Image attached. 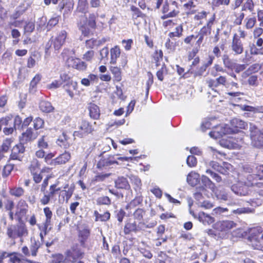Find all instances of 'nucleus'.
<instances>
[{"label": "nucleus", "instance_id": "nucleus-16", "mask_svg": "<svg viewBox=\"0 0 263 263\" xmlns=\"http://www.w3.org/2000/svg\"><path fill=\"white\" fill-rule=\"evenodd\" d=\"M37 137V134L34 133L31 127H28L23 132L19 137V141L23 144H25L35 140Z\"/></svg>", "mask_w": 263, "mask_h": 263}, {"label": "nucleus", "instance_id": "nucleus-13", "mask_svg": "<svg viewBox=\"0 0 263 263\" xmlns=\"http://www.w3.org/2000/svg\"><path fill=\"white\" fill-rule=\"evenodd\" d=\"M249 130L253 144L255 146H261L262 144L261 142V138H262L261 130H259L254 124L250 123Z\"/></svg>", "mask_w": 263, "mask_h": 263}, {"label": "nucleus", "instance_id": "nucleus-31", "mask_svg": "<svg viewBox=\"0 0 263 263\" xmlns=\"http://www.w3.org/2000/svg\"><path fill=\"white\" fill-rule=\"evenodd\" d=\"M199 175L194 172H191L187 176V182L192 186L196 185L199 182Z\"/></svg>", "mask_w": 263, "mask_h": 263}, {"label": "nucleus", "instance_id": "nucleus-60", "mask_svg": "<svg viewBox=\"0 0 263 263\" xmlns=\"http://www.w3.org/2000/svg\"><path fill=\"white\" fill-rule=\"evenodd\" d=\"M42 78V76L40 74H36L34 77V78L32 79L30 83V89H33L34 88L36 87L37 84L39 83V82L41 81Z\"/></svg>", "mask_w": 263, "mask_h": 263}, {"label": "nucleus", "instance_id": "nucleus-62", "mask_svg": "<svg viewBox=\"0 0 263 263\" xmlns=\"http://www.w3.org/2000/svg\"><path fill=\"white\" fill-rule=\"evenodd\" d=\"M110 203V200L107 196H102L97 199V204L98 205H109Z\"/></svg>", "mask_w": 263, "mask_h": 263}, {"label": "nucleus", "instance_id": "nucleus-30", "mask_svg": "<svg viewBox=\"0 0 263 263\" xmlns=\"http://www.w3.org/2000/svg\"><path fill=\"white\" fill-rule=\"evenodd\" d=\"M69 137L65 132H63L62 135L60 136L57 140V144L64 149L68 148L70 143L68 142Z\"/></svg>", "mask_w": 263, "mask_h": 263}, {"label": "nucleus", "instance_id": "nucleus-43", "mask_svg": "<svg viewBox=\"0 0 263 263\" xmlns=\"http://www.w3.org/2000/svg\"><path fill=\"white\" fill-rule=\"evenodd\" d=\"M55 155V152H50L45 154V157L44 158V162L50 166H55V163L53 162Z\"/></svg>", "mask_w": 263, "mask_h": 263}, {"label": "nucleus", "instance_id": "nucleus-5", "mask_svg": "<svg viewBox=\"0 0 263 263\" xmlns=\"http://www.w3.org/2000/svg\"><path fill=\"white\" fill-rule=\"evenodd\" d=\"M41 163L36 158H33L28 166V170L32 176V180L36 184L40 183L43 179V176L41 171Z\"/></svg>", "mask_w": 263, "mask_h": 263}, {"label": "nucleus", "instance_id": "nucleus-51", "mask_svg": "<svg viewBox=\"0 0 263 263\" xmlns=\"http://www.w3.org/2000/svg\"><path fill=\"white\" fill-rule=\"evenodd\" d=\"M65 256L61 253L54 254L52 255V263H65Z\"/></svg>", "mask_w": 263, "mask_h": 263}, {"label": "nucleus", "instance_id": "nucleus-12", "mask_svg": "<svg viewBox=\"0 0 263 263\" xmlns=\"http://www.w3.org/2000/svg\"><path fill=\"white\" fill-rule=\"evenodd\" d=\"M91 230L87 226L78 229V238L81 246L86 247V243L90 237Z\"/></svg>", "mask_w": 263, "mask_h": 263}, {"label": "nucleus", "instance_id": "nucleus-17", "mask_svg": "<svg viewBox=\"0 0 263 263\" xmlns=\"http://www.w3.org/2000/svg\"><path fill=\"white\" fill-rule=\"evenodd\" d=\"M231 190L237 195L247 196L249 194V187L243 182H238L232 185Z\"/></svg>", "mask_w": 263, "mask_h": 263}, {"label": "nucleus", "instance_id": "nucleus-15", "mask_svg": "<svg viewBox=\"0 0 263 263\" xmlns=\"http://www.w3.org/2000/svg\"><path fill=\"white\" fill-rule=\"evenodd\" d=\"M68 184H66L63 190L60 189L59 192V201L67 203L72 197L75 190L74 185H71L68 187Z\"/></svg>", "mask_w": 263, "mask_h": 263}, {"label": "nucleus", "instance_id": "nucleus-24", "mask_svg": "<svg viewBox=\"0 0 263 263\" xmlns=\"http://www.w3.org/2000/svg\"><path fill=\"white\" fill-rule=\"evenodd\" d=\"M88 110L89 116L90 118L93 120H98L100 117V109L99 107L96 104L90 102L88 104Z\"/></svg>", "mask_w": 263, "mask_h": 263}, {"label": "nucleus", "instance_id": "nucleus-34", "mask_svg": "<svg viewBox=\"0 0 263 263\" xmlns=\"http://www.w3.org/2000/svg\"><path fill=\"white\" fill-rule=\"evenodd\" d=\"M199 220L204 224H210L214 222V218L204 212H199L198 215Z\"/></svg>", "mask_w": 263, "mask_h": 263}, {"label": "nucleus", "instance_id": "nucleus-33", "mask_svg": "<svg viewBox=\"0 0 263 263\" xmlns=\"http://www.w3.org/2000/svg\"><path fill=\"white\" fill-rule=\"evenodd\" d=\"M222 60L224 67L229 69L233 70L235 68L236 64L235 63L227 54L222 55Z\"/></svg>", "mask_w": 263, "mask_h": 263}, {"label": "nucleus", "instance_id": "nucleus-29", "mask_svg": "<svg viewBox=\"0 0 263 263\" xmlns=\"http://www.w3.org/2000/svg\"><path fill=\"white\" fill-rule=\"evenodd\" d=\"M220 144L222 146L229 149H236L240 147V143L238 141L236 142L233 139L226 140L223 139L220 141Z\"/></svg>", "mask_w": 263, "mask_h": 263}, {"label": "nucleus", "instance_id": "nucleus-50", "mask_svg": "<svg viewBox=\"0 0 263 263\" xmlns=\"http://www.w3.org/2000/svg\"><path fill=\"white\" fill-rule=\"evenodd\" d=\"M230 0H210V3L211 4L213 8L218 7L220 5H229Z\"/></svg>", "mask_w": 263, "mask_h": 263}, {"label": "nucleus", "instance_id": "nucleus-45", "mask_svg": "<svg viewBox=\"0 0 263 263\" xmlns=\"http://www.w3.org/2000/svg\"><path fill=\"white\" fill-rule=\"evenodd\" d=\"M21 256L20 254L16 252H13L7 255V257H9V260L11 263H21L23 261V258H21L18 257Z\"/></svg>", "mask_w": 263, "mask_h": 263}, {"label": "nucleus", "instance_id": "nucleus-4", "mask_svg": "<svg viewBox=\"0 0 263 263\" xmlns=\"http://www.w3.org/2000/svg\"><path fill=\"white\" fill-rule=\"evenodd\" d=\"M7 235L9 238L15 239L27 235L28 232L24 223L20 224H11L7 229Z\"/></svg>", "mask_w": 263, "mask_h": 263}, {"label": "nucleus", "instance_id": "nucleus-56", "mask_svg": "<svg viewBox=\"0 0 263 263\" xmlns=\"http://www.w3.org/2000/svg\"><path fill=\"white\" fill-rule=\"evenodd\" d=\"M201 182L203 185L206 187L211 189L214 188V184L210 180V179L204 175H202L201 177Z\"/></svg>", "mask_w": 263, "mask_h": 263}, {"label": "nucleus", "instance_id": "nucleus-6", "mask_svg": "<svg viewBox=\"0 0 263 263\" xmlns=\"http://www.w3.org/2000/svg\"><path fill=\"white\" fill-rule=\"evenodd\" d=\"M260 228H254L251 231V235L249 237L251 244L254 249L263 251V234H261Z\"/></svg>", "mask_w": 263, "mask_h": 263}, {"label": "nucleus", "instance_id": "nucleus-35", "mask_svg": "<svg viewBox=\"0 0 263 263\" xmlns=\"http://www.w3.org/2000/svg\"><path fill=\"white\" fill-rule=\"evenodd\" d=\"M9 193L13 197L20 198L24 195L25 190L22 187L14 186L9 189Z\"/></svg>", "mask_w": 263, "mask_h": 263}, {"label": "nucleus", "instance_id": "nucleus-48", "mask_svg": "<svg viewBox=\"0 0 263 263\" xmlns=\"http://www.w3.org/2000/svg\"><path fill=\"white\" fill-rule=\"evenodd\" d=\"M139 230L136 224L134 223H128L124 227V233L126 234H129L130 232H137Z\"/></svg>", "mask_w": 263, "mask_h": 263}, {"label": "nucleus", "instance_id": "nucleus-18", "mask_svg": "<svg viewBox=\"0 0 263 263\" xmlns=\"http://www.w3.org/2000/svg\"><path fill=\"white\" fill-rule=\"evenodd\" d=\"M206 84L212 90L216 91L215 88L219 85L226 86L227 81L226 77L220 76L215 79L208 78L206 80Z\"/></svg>", "mask_w": 263, "mask_h": 263}, {"label": "nucleus", "instance_id": "nucleus-36", "mask_svg": "<svg viewBox=\"0 0 263 263\" xmlns=\"http://www.w3.org/2000/svg\"><path fill=\"white\" fill-rule=\"evenodd\" d=\"M65 89L69 96L72 98L77 90V83L76 82L68 83L65 86Z\"/></svg>", "mask_w": 263, "mask_h": 263}, {"label": "nucleus", "instance_id": "nucleus-23", "mask_svg": "<svg viewBox=\"0 0 263 263\" xmlns=\"http://www.w3.org/2000/svg\"><path fill=\"white\" fill-rule=\"evenodd\" d=\"M74 3L72 0H63L58 5V9L60 12H62L64 10V14H68L71 12L73 9Z\"/></svg>", "mask_w": 263, "mask_h": 263}, {"label": "nucleus", "instance_id": "nucleus-64", "mask_svg": "<svg viewBox=\"0 0 263 263\" xmlns=\"http://www.w3.org/2000/svg\"><path fill=\"white\" fill-rule=\"evenodd\" d=\"M37 146L39 148L42 149H47L48 148L49 145L47 143L45 140V136H42L41 138H40L37 141Z\"/></svg>", "mask_w": 263, "mask_h": 263}, {"label": "nucleus", "instance_id": "nucleus-8", "mask_svg": "<svg viewBox=\"0 0 263 263\" xmlns=\"http://www.w3.org/2000/svg\"><path fill=\"white\" fill-rule=\"evenodd\" d=\"M61 55L64 60L67 58L65 64L68 67H71L79 70H84L86 69L87 65L85 62L72 57H67L65 49L63 50Z\"/></svg>", "mask_w": 263, "mask_h": 263}, {"label": "nucleus", "instance_id": "nucleus-44", "mask_svg": "<svg viewBox=\"0 0 263 263\" xmlns=\"http://www.w3.org/2000/svg\"><path fill=\"white\" fill-rule=\"evenodd\" d=\"M231 123L233 126L240 129H245L248 125L246 122L238 119H233Z\"/></svg>", "mask_w": 263, "mask_h": 263}, {"label": "nucleus", "instance_id": "nucleus-14", "mask_svg": "<svg viewBox=\"0 0 263 263\" xmlns=\"http://www.w3.org/2000/svg\"><path fill=\"white\" fill-rule=\"evenodd\" d=\"M230 48L235 55L241 54L243 52V44L237 34H234L233 36Z\"/></svg>", "mask_w": 263, "mask_h": 263}, {"label": "nucleus", "instance_id": "nucleus-37", "mask_svg": "<svg viewBox=\"0 0 263 263\" xmlns=\"http://www.w3.org/2000/svg\"><path fill=\"white\" fill-rule=\"evenodd\" d=\"M39 107L43 112L46 113L52 112L54 110L51 103L47 101H42L40 103Z\"/></svg>", "mask_w": 263, "mask_h": 263}, {"label": "nucleus", "instance_id": "nucleus-9", "mask_svg": "<svg viewBox=\"0 0 263 263\" xmlns=\"http://www.w3.org/2000/svg\"><path fill=\"white\" fill-rule=\"evenodd\" d=\"M29 210V205L27 202L24 199L19 200L16 205V211L15 216L16 220L21 222L23 219L26 217Z\"/></svg>", "mask_w": 263, "mask_h": 263}, {"label": "nucleus", "instance_id": "nucleus-55", "mask_svg": "<svg viewBox=\"0 0 263 263\" xmlns=\"http://www.w3.org/2000/svg\"><path fill=\"white\" fill-rule=\"evenodd\" d=\"M246 22L245 27L248 29H251L253 28L256 23V19L255 17H246L245 20Z\"/></svg>", "mask_w": 263, "mask_h": 263}, {"label": "nucleus", "instance_id": "nucleus-39", "mask_svg": "<svg viewBox=\"0 0 263 263\" xmlns=\"http://www.w3.org/2000/svg\"><path fill=\"white\" fill-rule=\"evenodd\" d=\"M13 140L12 138H6L0 145L1 151L7 153L10 148Z\"/></svg>", "mask_w": 263, "mask_h": 263}, {"label": "nucleus", "instance_id": "nucleus-61", "mask_svg": "<svg viewBox=\"0 0 263 263\" xmlns=\"http://www.w3.org/2000/svg\"><path fill=\"white\" fill-rule=\"evenodd\" d=\"M88 25L91 28L93 29H95L96 28V17L94 14L92 13L89 14Z\"/></svg>", "mask_w": 263, "mask_h": 263}, {"label": "nucleus", "instance_id": "nucleus-1", "mask_svg": "<svg viewBox=\"0 0 263 263\" xmlns=\"http://www.w3.org/2000/svg\"><path fill=\"white\" fill-rule=\"evenodd\" d=\"M51 178L50 175H47L43 180L40 185V191L43 194V196L40 200L42 205H46L49 203L50 200L54 198L57 195H59L60 187L58 186V184H50L49 189L47 190L49 180Z\"/></svg>", "mask_w": 263, "mask_h": 263}, {"label": "nucleus", "instance_id": "nucleus-27", "mask_svg": "<svg viewBox=\"0 0 263 263\" xmlns=\"http://www.w3.org/2000/svg\"><path fill=\"white\" fill-rule=\"evenodd\" d=\"M232 131L229 129L227 125L224 127H220V130L218 128L216 130L212 131L209 133V135L211 137L214 139H218L222 137L224 135L229 134Z\"/></svg>", "mask_w": 263, "mask_h": 263}, {"label": "nucleus", "instance_id": "nucleus-11", "mask_svg": "<svg viewBox=\"0 0 263 263\" xmlns=\"http://www.w3.org/2000/svg\"><path fill=\"white\" fill-rule=\"evenodd\" d=\"M43 210L46 216V220L43 223V227L39 226V229L40 230V236L42 243L44 241V237L47 233L48 227L51 224V217L52 216V211L49 207L47 206L44 208Z\"/></svg>", "mask_w": 263, "mask_h": 263}, {"label": "nucleus", "instance_id": "nucleus-63", "mask_svg": "<svg viewBox=\"0 0 263 263\" xmlns=\"http://www.w3.org/2000/svg\"><path fill=\"white\" fill-rule=\"evenodd\" d=\"M253 210L249 208H240L236 210L232 211V213L235 214H241L246 213H250L253 212Z\"/></svg>", "mask_w": 263, "mask_h": 263}, {"label": "nucleus", "instance_id": "nucleus-41", "mask_svg": "<svg viewBox=\"0 0 263 263\" xmlns=\"http://www.w3.org/2000/svg\"><path fill=\"white\" fill-rule=\"evenodd\" d=\"M94 215L95 216V221H106L110 218V213L108 212H106L101 214L99 213L97 211H95Z\"/></svg>", "mask_w": 263, "mask_h": 263}, {"label": "nucleus", "instance_id": "nucleus-19", "mask_svg": "<svg viewBox=\"0 0 263 263\" xmlns=\"http://www.w3.org/2000/svg\"><path fill=\"white\" fill-rule=\"evenodd\" d=\"M175 6V2L171 5L167 3L164 4L162 8V12L164 14L161 17V19L164 20L176 16L179 13V11L174 8Z\"/></svg>", "mask_w": 263, "mask_h": 263}, {"label": "nucleus", "instance_id": "nucleus-52", "mask_svg": "<svg viewBox=\"0 0 263 263\" xmlns=\"http://www.w3.org/2000/svg\"><path fill=\"white\" fill-rule=\"evenodd\" d=\"M231 166H232L230 164L223 162L222 163V165H219V166L218 167V170L216 171L222 174L226 175L228 173V171L230 170Z\"/></svg>", "mask_w": 263, "mask_h": 263}, {"label": "nucleus", "instance_id": "nucleus-46", "mask_svg": "<svg viewBox=\"0 0 263 263\" xmlns=\"http://www.w3.org/2000/svg\"><path fill=\"white\" fill-rule=\"evenodd\" d=\"M128 183L124 177H119L116 180V187L119 189H126L128 187Z\"/></svg>", "mask_w": 263, "mask_h": 263}, {"label": "nucleus", "instance_id": "nucleus-53", "mask_svg": "<svg viewBox=\"0 0 263 263\" xmlns=\"http://www.w3.org/2000/svg\"><path fill=\"white\" fill-rule=\"evenodd\" d=\"M182 26L180 25L176 27L175 31L169 33L168 36L170 38H173L174 37H179L182 35Z\"/></svg>", "mask_w": 263, "mask_h": 263}, {"label": "nucleus", "instance_id": "nucleus-26", "mask_svg": "<svg viewBox=\"0 0 263 263\" xmlns=\"http://www.w3.org/2000/svg\"><path fill=\"white\" fill-rule=\"evenodd\" d=\"M217 226L221 231H227L236 226V224L231 220H223L217 222Z\"/></svg>", "mask_w": 263, "mask_h": 263}, {"label": "nucleus", "instance_id": "nucleus-10", "mask_svg": "<svg viewBox=\"0 0 263 263\" xmlns=\"http://www.w3.org/2000/svg\"><path fill=\"white\" fill-rule=\"evenodd\" d=\"M26 147L21 143L14 145L11 149V153L9 155V161L16 160L22 161L25 152Z\"/></svg>", "mask_w": 263, "mask_h": 263}, {"label": "nucleus", "instance_id": "nucleus-57", "mask_svg": "<svg viewBox=\"0 0 263 263\" xmlns=\"http://www.w3.org/2000/svg\"><path fill=\"white\" fill-rule=\"evenodd\" d=\"M12 118L13 116L9 115L0 119V132H1L4 126L8 125L9 121L12 119Z\"/></svg>", "mask_w": 263, "mask_h": 263}, {"label": "nucleus", "instance_id": "nucleus-40", "mask_svg": "<svg viewBox=\"0 0 263 263\" xmlns=\"http://www.w3.org/2000/svg\"><path fill=\"white\" fill-rule=\"evenodd\" d=\"M27 10L24 4L19 5L12 14V18L16 20L23 15Z\"/></svg>", "mask_w": 263, "mask_h": 263}, {"label": "nucleus", "instance_id": "nucleus-42", "mask_svg": "<svg viewBox=\"0 0 263 263\" xmlns=\"http://www.w3.org/2000/svg\"><path fill=\"white\" fill-rule=\"evenodd\" d=\"M60 17V15H57L52 17L49 20L46 26L48 31L50 30L59 23Z\"/></svg>", "mask_w": 263, "mask_h": 263}, {"label": "nucleus", "instance_id": "nucleus-49", "mask_svg": "<svg viewBox=\"0 0 263 263\" xmlns=\"http://www.w3.org/2000/svg\"><path fill=\"white\" fill-rule=\"evenodd\" d=\"M112 175V173H108L105 174H98L96 175L92 180V182H102L106 178L109 177Z\"/></svg>", "mask_w": 263, "mask_h": 263}, {"label": "nucleus", "instance_id": "nucleus-7", "mask_svg": "<svg viewBox=\"0 0 263 263\" xmlns=\"http://www.w3.org/2000/svg\"><path fill=\"white\" fill-rule=\"evenodd\" d=\"M94 131V127L90 122L86 119H83L79 123L78 130L73 132V136L79 138L92 134Z\"/></svg>", "mask_w": 263, "mask_h": 263}, {"label": "nucleus", "instance_id": "nucleus-20", "mask_svg": "<svg viewBox=\"0 0 263 263\" xmlns=\"http://www.w3.org/2000/svg\"><path fill=\"white\" fill-rule=\"evenodd\" d=\"M246 177V180L243 182L249 187H256L258 188L263 187V182H259L260 180L259 179L258 175H247L245 176Z\"/></svg>", "mask_w": 263, "mask_h": 263}, {"label": "nucleus", "instance_id": "nucleus-54", "mask_svg": "<svg viewBox=\"0 0 263 263\" xmlns=\"http://www.w3.org/2000/svg\"><path fill=\"white\" fill-rule=\"evenodd\" d=\"M36 56V53L34 52L29 57L27 61V67L29 68L34 67L36 64V60L35 57Z\"/></svg>", "mask_w": 263, "mask_h": 263}, {"label": "nucleus", "instance_id": "nucleus-38", "mask_svg": "<svg viewBox=\"0 0 263 263\" xmlns=\"http://www.w3.org/2000/svg\"><path fill=\"white\" fill-rule=\"evenodd\" d=\"M105 42V40H103L102 42L101 40H97L94 38H91L85 41V46L88 49H93L95 46H99Z\"/></svg>", "mask_w": 263, "mask_h": 263}, {"label": "nucleus", "instance_id": "nucleus-3", "mask_svg": "<svg viewBox=\"0 0 263 263\" xmlns=\"http://www.w3.org/2000/svg\"><path fill=\"white\" fill-rule=\"evenodd\" d=\"M65 263H85L82 259L85 256V252L80 248L78 243L72 245L64 252Z\"/></svg>", "mask_w": 263, "mask_h": 263}, {"label": "nucleus", "instance_id": "nucleus-28", "mask_svg": "<svg viewBox=\"0 0 263 263\" xmlns=\"http://www.w3.org/2000/svg\"><path fill=\"white\" fill-rule=\"evenodd\" d=\"M215 20V15H214L208 22L206 25L204 26L199 31L198 34L203 36H206L210 34L212 29V26Z\"/></svg>", "mask_w": 263, "mask_h": 263}, {"label": "nucleus", "instance_id": "nucleus-47", "mask_svg": "<svg viewBox=\"0 0 263 263\" xmlns=\"http://www.w3.org/2000/svg\"><path fill=\"white\" fill-rule=\"evenodd\" d=\"M41 243L39 240H34L30 246L31 254L32 256H36L39 249L41 246Z\"/></svg>", "mask_w": 263, "mask_h": 263}, {"label": "nucleus", "instance_id": "nucleus-58", "mask_svg": "<svg viewBox=\"0 0 263 263\" xmlns=\"http://www.w3.org/2000/svg\"><path fill=\"white\" fill-rule=\"evenodd\" d=\"M33 122V128L35 130H38L44 127V121L41 118L37 117L35 118Z\"/></svg>", "mask_w": 263, "mask_h": 263}, {"label": "nucleus", "instance_id": "nucleus-59", "mask_svg": "<svg viewBox=\"0 0 263 263\" xmlns=\"http://www.w3.org/2000/svg\"><path fill=\"white\" fill-rule=\"evenodd\" d=\"M79 30L81 31L82 34L84 36H88L90 34H92V33H91V31L90 29L87 27L85 25L81 24L80 23V25H78Z\"/></svg>", "mask_w": 263, "mask_h": 263}, {"label": "nucleus", "instance_id": "nucleus-21", "mask_svg": "<svg viewBox=\"0 0 263 263\" xmlns=\"http://www.w3.org/2000/svg\"><path fill=\"white\" fill-rule=\"evenodd\" d=\"M263 46V39H258L256 40L255 43H250L249 44V49L251 55L263 54L261 51Z\"/></svg>", "mask_w": 263, "mask_h": 263}, {"label": "nucleus", "instance_id": "nucleus-2", "mask_svg": "<svg viewBox=\"0 0 263 263\" xmlns=\"http://www.w3.org/2000/svg\"><path fill=\"white\" fill-rule=\"evenodd\" d=\"M68 33L65 30H62L56 35L52 36L45 46L46 54L50 53V49L53 48L54 50L59 51L65 44Z\"/></svg>", "mask_w": 263, "mask_h": 263}, {"label": "nucleus", "instance_id": "nucleus-25", "mask_svg": "<svg viewBox=\"0 0 263 263\" xmlns=\"http://www.w3.org/2000/svg\"><path fill=\"white\" fill-rule=\"evenodd\" d=\"M71 158L70 153L69 152L65 151L62 154L54 158V163L55 166L64 165L67 163Z\"/></svg>", "mask_w": 263, "mask_h": 263}, {"label": "nucleus", "instance_id": "nucleus-32", "mask_svg": "<svg viewBox=\"0 0 263 263\" xmlns=\"http://www.w3.org/2000/svg\"><path fill=\"white\" fill-rule=\"evenodd\" d=\"M8 159L6 164L4 165L2 171V176L3 178H7L11 173L12 171L14 170L15 165L10 163Z\"/></svg>", "mask_w": 263, "mask_h": 263}, {"label": "nucleus", "instance_id": "nucleus-22", "mask_svg": "<svg viewBox=\"0 0 263 263\" xmlns=\"http://www.w3.org/2000/svg\"><path fill=\"white\" fill-rule=\"evenodd\" d=\"M115 163V158L113 155H108L107 157L103 156L98 162L97 168L102 170L103 167L109 166Z\"/></svg>", "mask_w": 263, "mask_h": 263}]
</instances>
